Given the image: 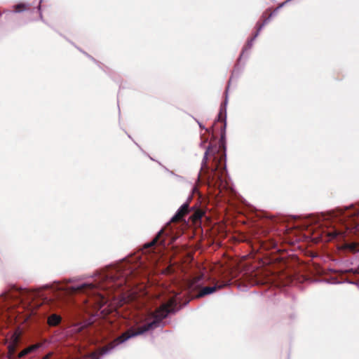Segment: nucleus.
<instances>
[{"label": "nucleus", "instance_id": "obj_1", "mask_svg": "<svg viewBox=\"0 0 359 359\" xmlns=\"http://www.w3.org/2000/svg\"><path fill=\"white\" fill-rule=\"evenodd\" d=\"M176 306V299L175 297L171 298L167 304H163L158 308L156 312L153 314L154 320L151 322L146 323L145 325L139 327L137 330H129L128 331L123 333L120 336L117 341L120 343L124 342L128 339L135 337L141 334H143L147 330L156 327L158 323L164 318H165L168 313L175 311Z\"/></svg>", "mask_w": 359, "mask_h": 359}, {"label": "nucleus", "instance_id": "obj_2", "mask_svg": "<svg viewBox=\"0 0 359 359\" xmlns=\"http://www.w3.org/2000/svg\"><path fill=\"white\" fill-rule=\"evenodd\" d=\"M188 208L187 204L182 205L172 218V222H177L182 219V217L188 213Z\"/></svg>", "mask_w": 359, "mask_h": 359}, {"label": "nucleus", "instance_id": "obj_3", "mask_svg": "<svg viewBox=\"0 0 359 359\" xmlns=\"http://www.w3.org/2000/svg\"><path fill=\"white\" fill-rule=\"evenodd\" d=\"M222 287L221 285H215L212 287H204L201 289L199 294H198V297L210 294L215 292L217 290L220 289Z\"/></svg>", "mask_w": 359, "mask_h": 359}, {"label": "nucleus", "instance_id": "obj_4", "mask_svg": "<svg viewBox=\"0 0 359 359\" xmlns=\"http://www.w3.org/2000/svg\"><path fill=\"white\" fill-rule=\"evenodd\" d=\"M343 249L347 250L348 251L355 253L359 251V246L357 243H351L345 244L343 247Z\"/></svg>", "mask_w": 359, "mask_h": 359}, {"label": "nucleus", "instance_id": "obj_5", "mask_svg": "<svg viewBox=\"0 0 359 359\" xmlns=\"http://www.w3.org/2000/svg\"><path fill=\"white\" fill-rule=\"evenodd\" d=\"M61 318L56 315H51L48 319V323L51 326L57 325L60 322Z\"/></svg>", "mask_w": 359, "mask_h": 359}, {"label": "nucleus", "instance_id": "obj_6", "mask_svg": "<svg viewBox=\"0 0 359 359\" xmlns=\"http://www.w3.org/2000/svg\"><path fill=\"white\" fill-rule=\"evenodd\" d=\"M201 277H197L194 278L189 284V287L191 290H195L196 287L199 286L198 282L201 280Z\"/></svg>", "mask_w": 359, "mask_h": 359}, {"label": "nucleus", "instance_id": "obj_7", "mask_svg": "<svg viewBox=\"0 0 359 359\" xmlns=\"http://www.w3.org/2000/svg\"><path fill=\"white\" fill-rule=\"evenodd\" d=\"M38 347H39V346L37 344H35V345H32L27 348H24V355L29 353L32 352L33 351L36 349Z\"/></svg>", "mask_w": 359, "mask_h": 359}, {"label": "nucleus", "instance_id": "obj_8", "mask_svg": "<svg viewBox=\"0 0 359 359\" xmlns=\"http://www.w3.org/2000/svg\"><path fill=\"white\" fill-rule=\"evenodd\" d=\"M90 358H91L92 359H97V353H92L90 354Z\"/></svg>", "mask_w": 359, "mask_h": 359}, {"label": "nucleus", "instance_id": "obj_9", "mask_svg": "<svg viewBox=\"0 0 359 359\" xmlns=\"http://www.w3.org/2000/svg\"><path fill=\"white\" fill-rule=\"evenodd\" d=\"M8 348H9V351H10V352H13V351H14V349H15L14 346H12V345H9V346H8Z\"/></svg>", "mask_w": 359, "mask_h": 359}, {"label": "nucleus", "instance_id": "obj_10", "mask_svg": "<svg viewBox=\"0 0 359 359\" xmlns=\"http://www.w3.org/2000/svg\"><path fill=\"white\" fill-rule=\"evenodd\" d=\"M92 286H93L92 285H83L81 287H78V289H83L85 287H92Z\"/></svg>", "mask_w": 359, "mask_h": 359}, {"label": "nucleus", "instance_id": "obj_11", "mask_svg": "<svg viewBox=\"0 0 359 359\" xmlns=\"http://www.w3.org/2000/svg\"><path fill=\"white\" fill-rule=\"evenodd\" d=\"M105 303H107V301L104 300V297H101L100 304L102 305V304H104Z\"/></svg>", "mask_w": 359, "mask_h": 359}, {"label": "nucleus", "instance_id": "obj_12", "mask_svg": "<svg viewBox=\"0 0 359 359\" xmlns=\"http://www.w3.org/2000/svg\"><path fill=\"white\" fill-rule=\"evenodd\" d=\"M18 355H19V357H22V351H21L20 353H19Z\"/></svg>", "mask_w": 359, "mask_h": 359}, {"label": "nucleus", "instance_id": "obj_13", "mask_svg": "<svg viewBox=\"0 0 359 359\" xmlns=\"http://www.w3.org/2000/svg\"><path fill=\"white\" fill-rule=\"evenodd\" d=\"M358 217H359V212L358 213Z\"/></svg>", "mask_w": 359, "mask_h": 359}]
</instances>
